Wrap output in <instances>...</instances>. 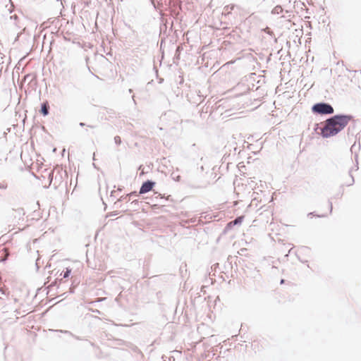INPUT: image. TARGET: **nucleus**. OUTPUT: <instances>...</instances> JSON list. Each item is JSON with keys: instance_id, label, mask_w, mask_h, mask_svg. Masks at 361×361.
Returning a JSON list of instances; mask_svg holds the SVG:
<instances>
[{"instance_id": "nucleus-2", "label": "nucleus", "mask_w": 361, "mask_h": 361, "mask_svg": "<svg viewBox=\"0 0 361 361\" xmlns=\"http://www.w3.org/2000/svg\"><path fill=\"white\" fill-rule=\"evenodd\" d=\"M312 110L314 113L319 114H331L334 113L333 107L326 103L316 104L312 106Z\"/></svg>"}, {"instance_id": "nucleus-6", "label": "nucleus", "mask_w": 361, "mask_h": 361, "mask_svg": "<svg viewBox=\"0 0 361 361\" xmlns=\"http://www.w3.org/2000/svg\"><path fill=\"white\" fill-rule=\"evenodd\" d=\"M9 255L8 250L6 247L0 248V262H4Z\"/></svg>"}, {"instance_id": "nucleus-5", "label": "nucleus", "mask_w": 361, "mask_h": 361, "mask_svg": "<svg viewBox=\"0 0 361 361\" xmlns=\"http://www.w3.org/2000/svg\"><path fill=\"white\" fill-rule=\"evenodd\" d=\"M243 219H244V216H240L237 217L234 221H230L229 223H228L226 228L227 230L231 229L233 228V226H234L235 225L240 224L243 222Z\"/></svg>"}, {"instance_id": "nucleus-8", "label": "nucleus", "mask_w": 361, "mask_h": 361, "mask_svg": "<svg viewBox=\"0 0 361 361\" xmlns=\"http://www.w3.org/2000/svg\"><path fill=\"white\" fill-rule=\"evenodd\" d=\"M71 272V269L67 268L66 271L63 274V278H67L69 276Z\"/></svg>"}, {"instance_id": "nucleus-4", "label": "nucleus", "mask_w": 361, "mask_h": 361, "mask_svg": "<svg viewBox=\"0 0 361 361\" xmlns=\"http://www.w3.org/2000/svg\"><path fill=\"white\" fill-rule=\"evenodd\" d=\"M154 185H155V183L152 182V181L148 180L147 182H145L140 188V193L144 194V193L149 192L150 190H152V189L153 188Z\"/></svg>"}, {"instance_id": "nucleus-7", "label": "nucleus", "mask_w": 361, "mask_h": 361, "mask_svg": "<svg viewBox=\"0 0 361 361\" xmlns=\"http://www.w3.org/2000/svg\"><path fill=\"white\" fill-rule=\"evenodd\" d=\"M49 104L47 102L43 103L42 104L41 113L44 116H47L49 113Z\"/></svg>"}, {"instance_id": "nucleus-9", "label": "nucleus", "mask_w": 361, "mask_h": 361, "mask_svg": "<svg viewBox=\"0 0 361 361\" xmlns=\"http://www.w3.org/2000/svg\"><path fill=\"white\" fill-rule=\"evenodd\" d=\"M115 142L117 143V144H120L121 143V139L119 137H115Z\"/></svg>"}, {"instance_id": "nucleus-1", "label": "nucleus", "mask_w": 361, "mask_h": 361, "mask_svg": "<svg viewBox=\"0 0 361 361\" xmlns=\"http://www.w3.org/2000/svg\"><path fill=\"white\" fill-rule=\"evenodd\" d=\"M353 117L350 115H336L327 119L322 128L321 134L324 137L334 136L341 131Z\"/></svg>"}, {"instance_id": "nucleus-10", "label": "nucleus", "mask_w": 361, "mask_h": 361, "mask_svg": "<svg viewBox=\"0 0 361 361\" xmlns=\"http://www.w3.org/2000/svg\"><path fill=\"white\" fill-rule=\"evenodd\" d=\"M7 186L6 185H0V188H6Z\"/></svg>"}, {"instance_id": "nucleus-3", "label": "nucleus", "mask_w": 361, "mask_h": 361, "mask_svg": "<svg viewBox=\"0 0 361 361\" xmlns=\"http://www.w3.org/2000/svg\"><path fill=\"white\" fill-rule=\"evenodd\" d=\"M25 214L23 209L20 208L13 210L11 212L10 217L14 223L19 224L20 222L25 221Z\"/></svg>"}]
</instances>
